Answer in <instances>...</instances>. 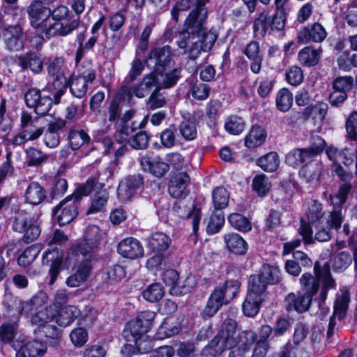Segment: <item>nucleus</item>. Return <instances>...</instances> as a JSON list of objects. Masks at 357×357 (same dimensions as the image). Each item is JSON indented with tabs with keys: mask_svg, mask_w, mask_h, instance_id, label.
Segmentation results:
<instances>
[{
	"mask_svg": "<svg viewBox=\"0 0 357 357\" xmlns=\"http://www.w3.org/2000/svg\"><path fill=\"white\" fill-rule=\"evenodd\" d=\"M197 9L192 10L185 19V30L178 34L177 44L181 49L188 52L190 59H196L201 52H208L213 46L217 36L206 31L204 24L208 11L205 7L208 0H197Z\"/></svg>",
	"mask_w": 357,
	"mask_h": 357,
	"instance_id": "f257e3e1",
	"label": "nucleus"
},
{
	"mask_svg": "<svg viewBox=\"0 0 357 357\" xmlns=\"http://www.w3.org/2000/svg\"><path fill=\"white\" fill-rule=\"evenodd\" d=\"M314 271L316 278L310 273H304L300 278L302 292L297 296L294 293H290L286 296L285 304L287 311L295 310L301 313L308 310L312 297L318 291L319 282L322 285L320 293L321 301L326 299L329 289L335 288V282L332 278L328 267L320 268L316 264Z\"/></svg>",
	"mask_w": 357,
	"mask_h": 357,
	"instance_id": "f03ea898",
	"label": "nucleus"
},
{
	"mask_svg": "<svg viewBox=\"0 0 357 357\" xmlns=\"http://www.w3.org/2000/svg\"><path fill=\"white\" fill-rule=\"evenodd\" d=\"M32 27L47 38L65 37L77 29L79 25V19L66 22H51L52 10L44 6L40 1H34L27 10Z\"/></svg>",
	"mask_w": 357,
	"mask_h": 357,
	"instance_id": "7ed1b4c3",
	"label": "nucleus"
},
{
	"mask_svg": "<svg viewBox=\"0 0 357 357\" xmlns=\"http://www.w3.org/2000/svg\"><path fill=\"white\" fill-rule=\"evenodd\" d=\"M98 184V181L95 178H89L85 184L77 188L72 195L66 197L53 209L52 213L60 225H67L77 217L79 201L83 197L89 195Z\"/></svg>",
	"mask_w": 357,
	"mask_h": 357,
	"instance_id": "20e7f679",
	"label": "nucleus"
},
{
	"mask_svg": "<svg viewBox=\"0 0 357 357\" xmlns=\"http://www.w3.org/2000/svg\"><path fill=\"white\" fill-rule=\"evenodd\" d=\"M155 317V314L152 311L142 312L135 319L126 324L123 331L127 341L135 342L139 353H147L151 350L149 342L144 340V335L152 326Z\"/></svg>",
	"mask_w": 357,
	"mask_h": 357,
	"instance_id": "39448f33",
	"label": "nucleus"
},
{
	"mask_svg": "<svg viewBox=\"0 0 357 357\" xmlns=\"http://www.w3.org/2000/svg\"><path fill=\"white\" fill-rule=\"evenodd\" d=\"M240 285L238 280H231L226 281L224 285L217 287L211 294L202 311V316H214L222 305L228 304L236 296Z\"/></svg>",
	"mask_w": 357,
	"mask_h": 357,
	"instance_id": "423d86ee",
	"label": "nucleus"
},
{
	"mask_svg": "<svg viewBox=\"0 0 357 357\" xmlns=\"http://www.w3.org/2000/svg\"><path fill=\"white\" fill-rule=\"evenodd\" d=\"M236 328V322L233 319H225L218 335L203 349L202 356L217 357L227 348L232 347L234 345L232 335H234Z\"/></svg>",
	"mask_w": 357,
	"mask_h": 357,
	"instance_id": "0eeeda50",
	"label": "nucleus"
},
{
	"mask_svg": "<svg viewBox=\"0 0 357 357\" xmlns=\"http://www.w3.org/2000/svg\"><path fill=\"white\" fill-rule=\"evenodd\" d=\"M54 309L52 305L47 306L45 309L37 310L31 316V324L38 326L41 332L50 340L49 344L56 347L61 342V333L56 326H54Z\"/></svg>",
	"mask_w": 357,
	"mask_h": 357,
	"instance_id": "6e6552de",
	"label": "nucleus"
},
{
	"mask_svg": "<svg viewBox=\"0 0 357 357\" xmlns=\"http://www.w3.org/2000/svg\"><path fill=\"white\" fill-rule=\"evenodd\" d=\"M286 22L285 11L277 9L273 16L267 10L262 11L255 19L253 25L254 34L256 37L263 38L269 31H281Z\"/></svg>",
	"mask_w": 357,
	"mask_h": 357,
	"instance_id": "1a4fd4ad",
	"label": "nucleus"
},
{
	"mask_svg": "<svg viewBox=\"0 0 357 357\" xmlns=\"http://www.w3.org/2000/svg\"><path fill=\"white\" fill-rule=\"evenodd\" d=\"M102 235V231L98 226H88L85 230L84 241L73 246L72 254L90 259L92 254L98 250Z\"/></svg>",
	"mask_w": 357,
	"mask_h": 357,
	"instance_id": "9d476101",
	"label": "nucleus"
},
{
	"mask_svg": "<svg viewBox=\"0 0 357 357\" xmlns=\"http://www.w3.org/2000/svg\"><path fill=\"white\" fill-rule=\"evenodd\" d=\"M13 228L15 231L23 234V241L26 243L36 240L40 234L38 221L24 210L16 212Z\"/></svg>",
	"mask_w": 357,
	"mask_h": 357,
	"instance_id": "9b49d317",
	"label": "nucleus"
},
{
	"mask_svg": "<svg viewBox=\"0 0 357 357\" xmlns=\"http://www.w3.org/2000/svg\"><path fill=\"white\" fill-rule=\"evenodd\" d=\"M351 190V184L344 183L339 186L336 192L329 195V199L334 206V210L330 214V221L331 226L335 227V229H338L342 222L343 215L341 206L346 202Z\"/></svg>",
	"mask_w": 357,
	"mask_h": 357,
	"instance_id": "f8f14e48",
	"label": "nucleus"
},
{
	"mask_svg": "<svg viewBox=\"0 0 357 357\" xmlns=\"http://www.w3.org/2000/svg\"><path fill=\"white\" fill-rule=\"evenodd\" d=\"M280 281V270L275 266L264 264L257 275L250 277L249 286L264 294L268 284H275Z\"/></svg>",
	"mask_w": 357,
	"mask_h": 357,
	"instance_id": "ddd939ff",
	"label": "nucleus"
},
{
	"mask_svg": "<svg viewBox=\"0 0 357 357\" xmlns=\"http://www.w3.org/2000/svg\"><path fill=\"white\" fill-rule=\"evenodd\" d=\"M96 77V71L92 68L86 69L79 75L73 77L70 84L72 94L78 98L84 97Z\"/></svg>",
	"mask_w": 357,
	"mask_h": 357,
	"instance_id": "4468645a",
	"label": "nucleus"
},
{
	"mask_svg": "<svg viewBox=\"0 0 357 357\" xmlns=\"http://www.w3.org/2000/svg\"><path fill=\"white\" fill-rule=\"evenodd\" d=\"M47 70L49 75L53 77V86L66 87L68 85L70 73L65 64L64 58L55 57L48 63Z\"/></svg>",
	"mask_w": 357,
	"mask_h": 357,
	"instance_id": "2eb2a0df",
	"label": "nucleus"
},
{
	"mask_svg": "<svg viewBox=\"0 0 357 357\" xmlns=\"http://www.w3.org/2000/svg\"><path fill=\"white\" fill-rule=\"evenodd\" d=\"M5 47L9 51H19L24 47V37L20 25L10 26L2 29Z\"/></svg>",
	"mask_w": 357,
	"mask_h": 357,
	"instance_id": "dca6fc26",
	"label": "nucleus"
},
{
	"mask_svg": "<svg viewBox=\"0 0 357 357\" xmlns=\"http://www.w3.org/2000/svg\"><path fill=\"white\" fill-rule=\"evenodd\" d=\"M189 183L190 177L186 173L181 172L174 175L171 178L168 186L169 195L177 199L185 197L188 193Z\"/></svg>",
	"mask_w": 357,
	"mask_h": 357,
	"instance_id": "f3484780",
	"label": "nucleus"
},
{
	"mask_svg": "<svg viewBox=\"0 0 357 357\" xmlns=\"http://www.w3.org/2000/svg\"><path fill=\"white\" fill-rule=\"evenodd\" d=\"M326 35L324 26L319 23H314L311 26H305L300 30L297 38L301 43H307L310 41L319 43L323 41Z\"/></svg>",
	"mask_w": 357,
	"mask_h": 357,
	"instance_id": "a211bd4d",
	"label": "nucleus"
},
{
	"mask_svg": "<svg viewBox=\"0 0 357 357\" xmlns=\"http://www.w3.org/2000/svg\"><path fill=\"white\" fill-rule=\"evenodd\" d=\"M62 254L55 248L45 251L43 255V264L50 265L49 271L50 275V284H52L59 273L62 263Z\"/></svg>",
	"mask_w": 357,
	"mask_h": 357,
	"instance_id": "6ab92c4d",
	"label": "nucleus"
},
{
	"mask_svg": "<svg viewBox=\"0 0 357 357\" xmlns=\"http://www.w3.org/2000/svg\"><path fill=\"white\" fill-rule=\"evenodd\" d=\"M118 252L123 257L136 259L143 256L144 248L138 240L130 237L119 243Z\"/></svg>",
	"mask_w": 357,
	"mask_h": 357,
	"instance_id": "aec40b11",
	"label": "nucleus"
},
{
	"mask_svg": "<svg viewBox=\"0 0 357 357\" xmlns=\"http://www.w3.org/2000/svg\"><path fill=\"white\" fill-rule=\"evenodd\" d=\"M171 56L172 53L170 47L166 45L162 47H158L153 50L150 52L148 58V62L153 63L155 71H159L162 68L165 70L166 68L171 65Z\"/></svg>",
	"mask_w": 357,
	"mask_h": 357,
	"instance_id": "412c9836",
	"label": "nucleus"
},
{
	"mask_svg": "<svg viewBox=\"0 0 357 357\" xmlns=\"http://www.w3.org/2000/svg\"><path fill=\"white\" fill-rule=\"evenodd\" d=\"M225 247L231 253L243 255L248 250V245L243 238L235 232H229L223 236Z\"/></svg>",
	"mask_w": 357,
	"mask_h": 357,
	"instance_id": "4be33fe9",
	"label": "nucleus"
},
{
	"mask_svg": "<svg viewBox=\"0 0 357 357\" xmlns=\"http://www.w3.org/2000/svg\"><path fill=\"white\" fill-rule=\"evenodd\" d=\"M256 289L250 286L248 287V293L242 305L243 313L248 317L255 316L259 312L262 302L263 293Z\"/></svg>",
	"mask_w": 357,
	"mask_h": 357,
	"instance_id": "5701e85b",
	"label": "nucleus"
},
{
	"mask_svg": "<svg viewBox=\"0 0 357 357\" xmlns=\"http://www.w3.org/2000/svg\"><path fill=\"white\" fill-rule=\"evenodd\" d=\"M91 271V264L89 259L85 257L77 267L75 273L70 275L66 281V284L70 287H77L81 286L86 280Z\"/></svg>",
	"mask_w": 357,
	"mask_h": 357,
	"instance_id": "b1692460",
	"label": "nucleus"
},
{
	"mask_svg": "<svg viewBox=\"0 0 357 357\" xmlns=\"http://www.w3.org/2000/svg\"><path fill=\"white\" fill-rule=\"evenodd\" d=\"M47 192L38 182H31L25 189L23 197L25 203L37 206L46 198Z\"/></svg>",
	"mask_w": 357,
	"mask_h": 357,
	"instance_id": "393cba45",
	"label": "nucleus"
},
{
	"mask_svg": "<svg viewBox=\"0 0 357 357\" xmlns=\"http://www.w3.org/2000/svg\"><path fill=\"white\" fill-rule=\"evenodd\" d=\"M54 324L61 327L70 326L80 315L79 310L74 305L54 309Z\"/></svg>",
	"mask_w": 357,
	"mask_h": 357,
	"instance_id": "a878e982",
	"label": "nucleus"
},
{
	"mask_svg": "<svg viewBox=\"0 0 357 357\" xmlns=\"http://www.w3.org/2000/svg\"><path fill=\"white\" fill-rule=\"evenodd\" d=\"M155 72L156 75L154 74L155 84L158 89H167L173 86L180 77V72L177 68L169 72H167V69L164 70L162 68Z\"/></svg>",
	"mask_w": 357,
	"mask_h": 357,
	"instance_id": "bb28decb",
	"label": "nucleus"
},
{
	"mask_svg": "<svg viewBox=\"0 0 357 357\" xmlns=\"http://www.w3.org/2000/svg\"><path fill=\"white\" fill-rule=\"evenodd\" d=\"M139 162L144 171H149L158 178L162 177L169 171L167 162L159 159L151 160L147 156H143L140 158Z\"/></svg>",
	"mask_w": 357,
	"mask_h": 357,
	"instance_id": "cd10ccee",
	"label": "nucleus"
},
{
	"mask_svg": "<svg viewBox=\"0 0 357 357\" xmlns=\"http://www.w3.org/2000/svg\"><path fill=\"white\" fill-rule=\"evenodd\" d=\"M7 307L9 313L15 317L20 315L29 317L31 314H34L36 312L30 300L23 301L17 298H13L10 303H8Z\"/></svg>",
	"mask_w": 357,
	"mask_h": 357,
	"instance_id": "c85d7f7f",
	"label": "nucleus"
},
{
	"mask_svg": "<svg viewBox=\"0 0 357 357\" xmlns=\"http://www.w3.org/2000/svg\"><path fill=\"white\" fill-rule=\"evenodd\" d=\"M322 50L312 46H307L301 50L298 54V59L301 64L310 67L316 66L321 57Z\"/></svg>",
	"mask_w": 357,
	"mask_h": 357,
	"instance_id": "c756f323",
	"label": "nucleus"
},
{
	"mask_svg": "<svg viewBox=\"0 0 357 357\" xmlns=\"http://www.w3.org/2000/svg\"><path fill=\"white\" fill-rule=\"evenodd\" d=\"M153 86H155L154 74L151 73L145 76L140 82L133 84L128 89V93L130 96L142 98L148 94Z\"/></svg>",
	"mask_w": 357,
	"mask_h": 357,
	"instance_id": "7c9ffc66",
	"label": "nucleus"
},
{
	"mask_svg": "<svg viewBox=\"0 0 357 357\" xmlns=\"http://www.w3.org/2000/svg\"><path fill=\"white\" fill-rule=\"evenodd\" d=\"M46 347L40 341L34 340L24 344L16 354V357H41Z\"/></svg>",
	"mask_w": 357,
	"mask_h": 357,
	"instance_id": "2f4dec72",
	"label": "nucleus"
},
{
	"mask_svg": "<svg viewBox=\"0 0 357 357\" xmlns=\"http://www.w3.org/2000/svg\"><path fill=\"white\" fill-rule=\"evenodd\" d=\"M266 139L264 128L259 126H253L245 138V146L248 149H254L262 145Z\"/></svg>",
	"mask_w": 357,
	"mask_h": 357,
	"instance_id": "473e14b6",
	"label": "nucleus"
},
{
	"mask_svg": "<svg viewBox=\"0 0 357 357\" xmlns=\"http://www.w3.org/2000/svg\"><path fill=\"white\" fill-rule=\"evenodd\" d=\"M148 245L153 252H162L171 245V238L163 232H154L147 238Z\"/></svg>",
	"mask_w": 357,
	"mask_h": 357,
	"instance_id": "72a5a7b5",
	"label": "nucleus"
},
{
	"mask_svg": "<svg viewBox=\"0 0 357 357\" xmlns=\"http://www.w3.org/2000/svg\"><path fill=\"white\" fill-rule=\"evenodd\" d=\"M322 169V165L320 162L312 160L302 167L299 174L307 182L316 183L319 180Z\"/></svg>",
	"mask_w": 357,
	"mask_h": 357,
	"instance_id": "f704fd0d",
	"label": "nucleus"
},
{
	"mask_svg": "<svg viewBox=\"0 0 357 357\" xmlns=\"http://www.w3.org/2000/svg\"><path fill=\"white\" fill-rule=\"evenodd\" d=\"M312 160V153L307 149H293L286 155V162L292 167L299 166Z\"/></svg>",
	"mask_w": 357,
	"mask_h": 357,
	"instance_id": "c9c22d12",
	"label": "nucleus"
},
{
	"mask_svg": "<svg viewBox=\"0 0 357 357\" xmlns=\"http://www.w3.org/2000/svg\"><path fill=\"white\" fill-rule=\"evenodd\" d=\"M19 65L23 69L29 68L33 73L38 74L43 70V62L36 54L30 53L21 55L18 58Z\"/></svg>",
	"mask_w": 357,
	"mask_h": 357,
	"instance_id": "e433bc0d",
	"label": "nucleus"
},
{
	"mask_svg": "<svg viewBox=\"0 0 357 357\" xmlns=\"http://www.w3.org/2000/svg\"><path fill=\"white\" fill-rule=\"evenodd\" d=\"M256 338L257 335L254 331H242L239 333L237 340L234 339V335H232V339L234 342V345L232 347H237L243 352H246L250 349Z\"/></svg>",
	"mask_w": 357,
	"mask_h": 357,
	"instance_id": "4c0bfd02",
	"label": "nucleus"
},
{
	"mask_svg": "<svg viewBox=\"0 0 357 357\" xmlns=\"http://www.w3.org/2000/svg\"><path fill=\"white\" fill-rule=\"evenodd\" d=\"M125 275L124 268L120 265H114L103 273L102 280L107 284L113 285L121 281Z\"/></svg>",
	"mask_w": 357,
	"mask_h": 357,
	"instance_id": "58836bf2",
	"label": "nucleus"
},
{
	"mask_svg": "<svg viewBox=\"0 0 357 357\" xmlns=\"http://www.w3.org/2000/svg\"><path fill=\"white\" fill-rule=\"evenodd\" d=\"M26 160L28 166H39L48 160V155L42 151L29 147L25 150Z\"/></svg>",
	"mask_w": 357,
	"mask_h": 357,
	"instance_id": "ea45409f",
	"label": "nucleus"
},
{
	"mask_svg": "<svg viewBox=\"0 0 357 357\" xmlns=\"http://www.w3.org/2000/svg\"><path fill=\"white\" fill-rule=\"evenodd\" d=\"M257 165L264 171L274 172L280 165L278 155L275 152H270L259 158Z\"/></svg>",
	"mask_w": 357,
	"mask_h": 357,
	"instance_id": "a19ab883",
	"label": "nucleus"
},
{
	"mask_svg": "<svg viewBox=\"0 0 357 357\" xmlns=\"http://www.w3.org/2000/svg\"><path fill=\"white\" fill-rule=\"evenodd\" d=\"M245 128V121L235 115L229 116L225 123V130L231 135H238L244 130Z\"/></svg>",
	"mask_w": 357,
	"mask_h": 357,
	"instance_id": "79ce46f5",
	"label": "nucleus"
},
{
	"mask_svg": "<svg viewBox=\"0 0 357 357\" xmlns=\"http://www.w3.org/2000/svg\"><path fill=\"white\" fill-rule=\"evenodd\" d=\"M108 193L105 190H102L97 193L91 202V206L86 211V214L96 213L105 211Z\"/></svg>",
	"mask_w": 357,
	"mask_h": 357,
	"instance_id": "37998d69",
	"label": "nucleus"
},
{
	"mask_svg": "<svg viewBox=\"0 0 357 357\" xmlns=\"http://www.w3.org/2000/svg\"><path fill=\"white\" fill-rule=\"evenodd\" d=\"M41 250L40 245H33L24 250L18 257L17 263L21 266H27L31 264L38 255Z\"/></svg>",
	"mask_w": 357,
	"mask_h": 357,
	"instance_id": "c03bdc74",
	"label": "nucleus"
},
{
	"mask_svg": "<svg viewBox=\"0 0 357 357\" xmlns=\"http://www.w3.org/2000/svg\"><path fill=\"white\" fill-rule=\"evenodd\" d=\"M229 195L223 187H217L212 193L213 204L216 210H221L227 206Z\"/></svg>",
	"mask_w": 357,
	"mask_h": 357,
	"instance_id": "a18cd8bd",
	"label": "nucleus"
},
{
	"mask_svg": "<svg viewBox=\"0 0 357 357\" xmlns=\"http://www.w3.org/2000/svg\"><path fill=\"white\" fill-rule=\"evenodd\" d=\"M271 183L264 174L256 175L252 183V190L259 195L264 196L271 189Z\"/></svg>",
	"mask_w": 357,
	"mask_h": 357,
	"instance_id": "49530a36",
	"label": "nucleus"
},
{
	"mask_svg": "<svg viewBox=\"0 0 357 357\" xmlns=\"http://www.w3.org/2000/svg\"><path fill=\"white\" fill-rule=\"evenodd\" d=\"M294 101V96L287 89H280L277 95L276 105L280 111L287 112L292 106Z\"/></svg>",
	"mask_w": 357,
	"mask_h": 357,
	"instance_id": "de8ad7c7",
	"label": "nucleus"
},
{
	"mask_svg": "<svg viewBox=\"0 0 357 357\" xmlns=\"http://www.w3.org/2000/svg\"><path fill=\"white\" fill-rule=\"evenodd\" d=\"M228 221L234 228L243 232L249 231L252 229L249 220L240 213H231L228 217Z\"/></svg>",
	"mask_w": 357,
	"mask_h": 357,
	"instance_id": "09e8293b",
	"label": "nucleus"
},
{
	"mask_svg": "<svg viewBox=\"0 0 357 357\" xmlns=\"http://www.w3.org/2000/svg\"><path fill=\"white\" fill-rule=\"evenodd\" d=\"M179 328L175 326L171 319H166L159 326L155 334V338L163 340L177 334Z\"/></svg>",
	"mask_w": 357,
	"mask_h": 357,
	"instance_id": "8fccbe9b",
	"label": "nucleus"
},
{
	"mask_svg": "<svg viewBox=\"0 0 357 357\" xmlns=\"http://www.w3.org/2000/svg\"><path fill=\"white\" fill-rule=\"evenodd\" d=\"M349 302V293L347 291L342 292L341 295L336 298L334 305L333 315L337 317L339 319L344 318Z\"/></svg>",
	"mask_w": 357,
	"mask_h": 357,
	"instance_id": "3c124183",
	"label": "nucleus"
},
{
	"mask_svg": "<svg viewBox=\"0 0 357 357\" xmlns=\"http://www.w3.org/2000/svg\"><path fill=\"white\" fill-rule=\"evenodd\" d=\"M163 295V288L159 283L150 284L142 292L143 298L151 303L158 301L162 298Z\"/></svg>",
	"mask_w": 357,
	"mask_h": 357,
	"instance_id": "603ef678",
	"label": "nucleus"
},
{
	"mask_svg": "<svg viewBox=\"0 0 357 357\" xmlns=\"http://www.w3.org/2000/svg\"><path fill=\"white\" fill-rule=\"evenodd\" d=\"M69 140L71 148L77 150L84 144H88L90 137L84 130H73L70 133Z\"/></svg>",
	"mask_w": 357,
	"mask_h": 357,
	"instance_id": "864d4df0",
	"label": "nucleus"
},
{
	"mask_svg": "<svg viewBox=\"0 0 357 357\" xmlns=\"http://www.w3.org/2000/svg\"><path fill=\"white\" fill-rule=\"evenodd\" d=\"M326 225H325L324 220H321L315 226V229L317 231L315 233L316 240L324 242L331 238L332 235L331 228H333V227L331 226L330 218L326 220ZM334 229L335 228L334 227Z\"/></svg>",
	"mask_w": 357,
	"mask_h": 357,
	"instance_id": "5fc2aeb1",
	"label": "nucleus"
},
{
	"mask_svg": "<svg viewBox=\"0 0 357 357\" xmlns=\"http://www.w3.org/2000/svg\"><path fill=\"white\" fill-rule=\"evenodd\" d=\"M225 223V217L221 211L213 213L209 218L207 225V232L209 234L218 233Z\"/></svg>",
	"mask_w": 357,
	"mask_h": 357,
	"instance_id": "6e6d98bb",
	"label": "nucleus"
},
{
	"mask_svg": "<svg viewBox=\"0 0 357 357\" xmlns=\"http://www.w3.org/2000/svg\"><path fill=\"white\" fill-rule=\"evenodd\" d=\"M346 138L347 140H357V112H351L346 120Z\"/></svg>",
	"mask_w": 357,
	"mask_h": 357,
	"instance_id": "4d7b16f0",
	"label": "nucleus"
},
{
	"mask_svg": "<svg viewBox=\"0 0 357 357\" xmlns=\"http://www.w3.org/2000/svg\"><path fill=\"white\" fill-rule=\"evenodd\" d=\"M178 129L182 137L187 141L193 140L197 137V126L193 121H182L179 125Z\"/></svg>",
	"mask_w": 357,
	"mask_h": 357,
	"instance_id": "13d9d810",
	"label": "nucleus"
},
{
	"mask_svg": "<svg viewBox=\"0 0 357 357\" xmlns=\"http://www.w3.org/2000/svg\"><path fill=\"white\" fill-rule=\"evenodd\" d=\"M35 106H30L29 108L33 109L36 114L40 116H44L50 110L52 105V100L50 96L44 94L41 98L36 100Z\"/></svg>",
	"mask_w": 357,
	"mask_h": 357,
	"instance_id": "bf43d9fd",
	"label": "nucleus"
},
{
	"mask_svg": "<svg viewBox=\"0 0 357 357\" xmlns=\"http://www.w3.org/2000/svg\"><path fill=\"white\" fill-rule=\"evenodd\" d=\"M285 77L289 84L292 86H298L303 81V73L300 67L293 66L286 71Z\"/></svg>",
	"mask_w": 357,
	"mask_h": 357,
	"instance_id": "052dcab7",
	"label": "nucleus"
},
{
	"mask_svg": "<svg viewBox=\"0 0 357 357\" xmlns=\"http://www.w3.org/2000/svg\"><path fill=\"white\" fill-rule=\"evenodd\" d=\"M176 128L174 125L169 126L160 133V142L165 148H172L176 143Z\"/></svg>",
	"mask_w": 357,
	"mask_h": 357,
	"instance_id": "680f3d73",
	"label": "nucleus"
},
{
	"mask_svg": "<svg viewBox=\"0 0 357 357\" xmlns=\"http://www.w3.org/2000/svg\"><path fill=\"white\" fill-rule=\"evenodd\" d=\"M321 205L317 201L312 200L309 203L308 210L306 212L307 219L310 223L319 222L324 220L321 213Z\"/></svg>",
	"mask_w": 357,
	"mask_h": 357,
	"instance_id": "e2e57ef3",
	"label": "nucleus"
},
{
	"mask_svg": "<svg viewBox=\"0 0 357 357\" xmlns=\"http://www.w3.org/2000/svg\"><path fill=\"white\" fill-rule=\"evenodd\" d=\"M191 6H194L195 8L197 9V0H180L172 9V17L176 22L178 21V15L181 12L185 11L189 9Z\"/></svg>",
	"mask_w": 357,
	"mask_h": 357,
	"instance_id": "0e129e2a",
	"label": "nucleus"
},
{
	"mask_svg": "<svg viewBox=\"0 0 357 357\" xmlns=\"http://www.w3.org/2000/svg\"><path fill=\"white\" fill-rule=\"evenodd\" d=\"M72 343L77 347L83 346L88 340V333L84 328L73 329L70 334Z\"/></svg>",
	"mask_w": 357,
	"mask_h": 357,
	"instance_id": "69168bd1",
	"label": "nucleus"
},
{
	"mask_svg": "<svg viewBox=\"0 0 357 357\" xmlns=\"http://www.w3.org/2000/svg\"><path fill=\"white\" fill-rule=\"evenodd\" d=\"M148 142L149 137L144 131L137 132L128 139V144L135 149H142L146 148Z\"/></svg>",
	"mask_w": 357,
	"mask_h": 357,
	"instance_id": "338daca9",
	"label": "nucleus"
},
{
	"mask_svg": "<svg viewBox=\"0 0 357 357\" xmlns=\"http://www.w3.org/2000/svg\"><path fill=\"white\" fill-rule=\"evenodd\" d=\"M158 88L156 87L147 100V105L151 109H155L163 107L166 102V99L162 93H159Z\"/></svg>",
	"mask_w": 357,
	"mask_h": 357,
	"instance_id": "774afa93",
	"label": "nucleus"
}]
</instances>
